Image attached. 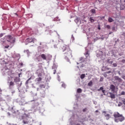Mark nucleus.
<instances>
[{
	"mask_svg": "<svg viewBox=\"0 0 125 125\" xmlns=\"http://www.w3.org/2000/svg\"><path fill=\"white\" fill-rule=\"evenodd\" d=\"M61 51L63 52H64V55L66 58L72 57V51L69 46L64 45L61 47Z\"/></svg>",
	"mask_w": 125,
	"mask_h": 125,
	"instance_id": "nucleus-1",
	"label": "nucleus"
},
{
	"mask_svg": "<svg viewBox=\"0 0 125 125\" xmlns=\"http://www.w3.org/2000/svg\"><path fill=\"white\" fill-rule=\"evenodd\" d=\"M113 117L114 118V122L116 123L122 122L125 120V117L117 112L114 113Z\"/></svg>",
	"mask_w": 125,
	"mask_h": 125,
	"instance_id": "nucleus-2",
	"label": "nucleus"
},
{
	"mask_svg": "<svg viewBox=\"0 0 125 125\" xmlns=\"http://www.w3.org/2000/svg\"><path fill=\"white\" fill-rule=\"evenodd\" d=\"M5 40L11 43H14L16 39L12 35H7L5 37Z\"/></svg>",
	"mask_w": 125,
	"mask_h": 125,
	"instance_id": "nucleus-3",
	"label": "nucleus"
},
{
	"mask_svg": "<svg viewBox=\"0 0 125 125\" xmlns=\"http://www.w3.org/2000/svg\"><path fill=\"white\" fill-rule=\"evenodd\" d=\"M38 67L39 68V69L36 70V74H38V77H42L43 71L42 69V65H39L38 66Z\"/></svg>",
	"mask_w": 125,
	"mask_h": 125,
	"instance_id": "nucleus-4",
	"label": "nucleus"
},
{
	"mask_svg": "<svg viewBox=\"0 0 125 125\" xmlns=\"http://www.w3.org/2000/svg\"><path fill=\"white\" fill-rule=\"evenodd\" d=\"M40 57L43 60H46L47 59L49 60L52 59V56L51 55L48 54L46 56L44 54H42L40 55Z\"/></svg>",
	"mask_w": 125,
	"mask_h": 125,
	"instance_id": "nucleus-5",
	"label": "nucleus"
},
{
	"mask_svg": "<svg viewBox=\"0 0 125 125\" xmlns=\"http://www.w3.org/2000/svg\"><path fill=\"white\" fill-rule=\"evenodd\" d=\"M13 80H14V82L15 83H19V82H20V77L11 76V77L9 78V80L12 81V82L13 81Z\"/></svg>",
	"mask_w": 125,
	"mask_h": 125,
	"instance_id": "nucleus-6",
	"label": "nucleus"
},
{
	"mask_svg": "<svg viewBox=\"0 0 125 125\" xmlns=\"http://www.w3.org/2000/svg\"><path fill=\"white\" fill-rule=\"evenodd\" d=\"M25 42L27 43H30L32 42L35 43L36 42H37V39H36L35 38H27L26 39Z\"/></svg>",
	"mask_w": 125,
	"mask_h": 125,
	"instance_id": "nucleus-7",
	"label": "nucleus"
},
{
	"mask_svg": "<svg viewBox=\"0 0 125 125\" xmlns=\"http://www.w3.org/2000/svg\"><path fill=\"white\" fill-rule=\"evenodd\" d=\"M110 89L111 90V92L112 93L115 92V89H116V87L114 86L113 84H111L110 86Z\"/></svg>",
	"mask_w": 125,
	"mask_h": 125,
	"instance_id": "nucleus-8",
	"label": "nucleus"
},
{
	"mask_svg": "<svg viewBox=\"0 0 125 125\" xmlns=\"http://www.w3.org/2000/svg\"><path fill=\"white\" fill-rule=\"evenodd\" d=\"M114 80L117 81L119 83H121L122 82H123V80L120 78L118 76L114 77Z\"/></svg>",
	"mask_w": 125,
	"mask_h": 125,
	"instance_id": "nucleus-9",
	"label": "nucleus"
},
{
	"mask_svg": "<svg viewBox=\"0 0 125 125\" xmlns=\"http://www.w3.org/2000/svg\"><path fill=\"white\" fill-rule=\"evenodd\" d=\"M101 90L102 91V93L104 94V95H105V90H104L103 87H101L99 89H97L98 91H100Z\"/></svg>",
	"mask_w": 125,
	"mask_h": 125,
	"instance_id": "nucleus-10",
	"label": "nucleus"
},
{
	"mask_svg": "<svg viewBox=\"0 0 125 125\" xmlns=\"http://www.w3.org/2000/svg\"><path fill=\"white\" fill-rule=\"evenodd\" d=\"M110 94V98L111 99H115V96L113 93H109Z\"/></svg>",
	"mask_w": 125,
	"mask_h": 125,
	"instance_id": "nucleus-11",
	"label": "nucleus"
},
{
	"mask_svg": "<svg viewBox=\"0 0 125 125\" xmlns=\"http://www.w3.org/2000/svg\"><path fill=\"white\" fill-rule=\"evenodd\" d=\"M15 82H12V81H11L9 82V87H11V86H14V85H15Z\"/></svg>",
	"mask_w": 125,
	"mask_h": 125,
	"instance_id": "nucleus-12",
	"label": "nucleus"
},
{
	"mask_svg": "<svg viewBox=\"0 0 125 125\" xmlns=\"http://www.w3.org/2000/svg\"><path fill=\"white\" fill-rule=\"evenodd\" d=\"M1 44H2V45L4 46L5 48H6V49H8V47H9V46L8 45H6V43H1Z\"/></svg>",
	"mask_w": 125,
	"mask_h": 125,
	"instance_id": "nucleus-13",
	"label": "nucleus"
},
{
	"mask_svg": "<svg viewBox=\"0 0 125 125\" xmlns=\"http://www.w3.org/2000/svg\"><path fill=\"white\" fill-rule=\"evenodd\" d=\"M84 55H85L86 58L90 56V54L89 53V51H86L85 53H84Z\"/></svg>",
	"mask_w": 125,
	"mask_h": 125,
	"instance_id": "nucleus-14",
	"label": "nucleus"
},
{
	"mask_svg": "<svg viewBox=\"0 0 125 125\" xmlns=\"http://www.w3.org/2000/svg\"><path fill=\"white\" fill-rule=\"evenodd\" d=\"M89 21H90L91 23H93V22H95L94 18H93V17L89 18Z\"/></svg>",
	"mask_w": 125,
	"mask_h": 125,
	"instance_id": "nucleus-15",
	"label": "nucleus"
},
{
	"mask_svg": "<svg viewBox=\"0 0 125 125\" xmlns=\"http://www.w3.org/2000/svg\"><path fill=\"white\" fill-rule=\"evenodd\" d=\"M42 80V79L41 77H38L36 79V82H41V81Z\"/></svg>",
	"mask_w": 125,
	"mask_h": 125,
	"instance_id": "nucleus-16",
	"label": "nucleus"
},
{
	"mask_svg": "<svg viewBox=\"0 0 125 125\" xmlns=\"http://www.w3.org/2000/svg\"><path fill=\"white\" fill-rule=\"evenodd\" d=\"M104 117H105L106 119L108 120L110 118V115L109 114H105V115H104Z\"/></svg>",
	"mask_w": 125,
	"mask_h": 125,
	"instance_id": "nucleus-17",
	"label": "nucleus"
},
{
	"mask_svg": "<svg viewBox=\"0 0 125 125\" xmlns=\"http://www.w3.org/2000/svg\"><path fill=\"white\" fill-rule=\"evenodd\" d=\"M85 77V75L84 74H82L80 76V79H81L82 80H83V79H84Z\"/></svg>",
	"mask_w": 125,
	"mask_h": 125,
	"instance_id": "nucleus-18",
	"label": "nucleus"
},
{
	"mask_svg": "<svg viewBox=\"0 0 125 125\" xmlns=\"http://www.w3.org/2000/svg\"><path fill=\"white\" fill-rule=\"evenodd\" d=\"M108 22H109L110 23H111V22H112L114 21V20H113L112 18H108Z\"/></svg>",
	"mask_w": 125,
	"mask_h": 125,
	"instance_id": "nucleus-19",
	"label": "nucleus"
},
{
	"mask_svg": "<svg viewBox=\"0 0 125 125\" xmlns=\"http://www.w3.org/2000/svg\"><path fill=\"white\" fill-rule=\"evenodd\" d=\"M40 88H44L45 87V85L44 84H40Z\"/></svg>",
	"mask_w": 125,
	"mask_h": 125,
	"instance_id": "nucleus-20",
	"label": "nucleus"
},
{
	"mask_svg": "<svg viewBox=\"0 0 125 125\" xmlns=\"http://www.w3.org/2000/svg\"><path fill=\"white\" fill-rule=\"evenodd\" d=\"M79 21H80V18H77L76 19L75 22H76V23H79Z\"/></svg>",
	"mask_w": 125,
	"mask_h": 125,
	"instance_id": "nucleus-21",
	"label": "nucleus"
},
{
	"mask_svg": "<svg viewBox=\"0 0 125 125\" xmlns=\"http://www.w3.org/2000/svg\"><path fill=\"white\" fill-rule=\"evenodd\" d=\"M77 93H82V89L80 88H79L77 89Z\"/></svg>",
	"mask_w": 125,
	"mask_h": 125,
	"instance_id": "nucleus-22",
	"label": "nucleus"
},
{
	"mask_svg": "<svg viewBox=\"0 0 125 125\" xmlns=\"http://www.w3.org/2000/svg\"><path fill=\"white\" fill-rule=\"evenodd\" d=\"M31 80V77H30L29 79H28L27 81H26V84H27L28 83H29V81L30 80Z\"/></svg>",
	"mask_w": 125,
	"mask_h": 125,
	"instance_id": "nucleus-23",
	"label": "nucleus"
},
{
	"mask_svg": "<svg viewBox=\"0 0 125 125\" xmlns=\"http://www.w3.org/2000/svg\"><path fill=\"white\" fill-rule=\"evenodd\" d=\"M92 85V81H90L89 82L88 84V85L90 86Z\"/></svg>",
	"mask_w": 125,
	"mask_h": 125,
	"instance_id": "nucleus-24",
	"label": "nucleus"
},
{
	"mask_svg": "<svg viewBox=\"0 0 125 125\" xmlns=\"http://www.w3.org/2000/svg\"><path fill=\"white\" fill-rule=\"evenodd\" d=\"M105 28H106L107 29H110V28H111V26L109 25H106L105 26Z\"/></svg>",
	"mask_w": 125,
	"mask_h": 125,
	"instance_id": "nucleus-25",
	"label": "nucleus"
},
{
	"mask_svg": "<svg viewBox=\"0 0 125 125\" xmlns=\"http://www.w3.org/2000/svg\"><path fill=\"white\" fill-rule=\"evenodd\" d=\"M86 110H87V108L85 107L83 109V110H82V111H83V112H85Z\"/></svg>",
	"mask_w": 125,
	"mask_h": 125,
	"instance_id": "nucleus-26",
	"label": "nucleus"
},
{
	"mask_svg": "<svg viewBox=\"0 0 125 125\" xmlns=\"http://www.w3.org/2000/svg\"><path fill=\"white\" fill-rule=\"evenodd\" d=\"M104 80V78L103 77H101L100 80H99L100 82H103Z\"/></svg>",
	"mask_w": 125,
	"mask_h": 125,
	"instance_id": "nucleus-27",
	"label": "nucleus"
},
{
	"mask_svg": "<svg viewBox=\"0 0 125 125\" xmlns=\"http://www.w3.org/2000/svg\"><path fill=\"white\" fill-rule=\"evenodd\" d=\"M22 122H23V124H28L27 121H23Z\"/></svg>",
	"mask_w": 125,
	"mask_h": 125,
	"instance_id": "nucleus-28",
	"label": "nucleus"
},
{
	"mask_svg": "<svg viewBox=\"0 0 125 125\" xmlns=\"http://www.w3.org/2000/svg\"><path fill=\"white\" fill-rule=\"evenodd\" d=\"M113 65L114 67H116L117 66V63H113Z\"/></svg>",
	"mask_w": 125,
	"mask_h": 125,
	"instance_id": "nucleus-29",
	"label": "nucleus"
},
{
	"mask_svg": "<svg viewBox=\"0 0 125 125\" xmlns=\"http://www.w3.org/2000/svg\"><path fill=\"white\" fill-rule=\"evenodd\" d=\"M122 103H123V104H125V99H124L123 100H122Z\"/></svg>",
	"mask_w": 125,
	"mask_h": 125,
	"instance_id": "nucleus-30",
	"label": "nucleus"
},
{
	"mask_svg": "<svg viewBox=\"0 0 125 125\" xmlns=\"http://www.w3.org/2000/svg\"><path fill=\"white\" fill-rule=\"evenodd\" d=\"M113 61H110V62H108V63H110V64H113Z\"/></svg>",
	"mask_w": 125,
	"mask_h": 125,
	"instance_id": "nucleus-31",
	"label": "nucleus"
},
{
	"mask_svg": "<svg viewBox=\"0 0 125 125\" xmlns=\"http://www.w3.org/2000/svg\"><path fill=\"white\" fill-rule=\"evenodd\" d=\"M91 12H92V13H94L95 12V10L94 9L91 10Z\"/></svg>",
	"mask_w": 125,
	"mask_h": 125,
	"instance_id": "nucleus-32",
	"label": "nucleus"
},
{
	"mask_svg": "<svg viewBox=\"0 0 125 125\" xmlns=\"http://www.w3.org/2000/svg\"><path fill=\"white\" fill-rule=\"evenodd\" d=\"M62 87L65 88V84H64V83L62 84Z\"/></svg>",
	"mask_w": 125,
	"mask_h": 125,
	"instance_id": "nucleus-33",
	"label": "nucleus"
},
{
	"mask_svg": "<svg viewBox=\"0 0 125 125\" xmlns=\"http://www.w3.org/2000/svg\"><path fill=\"white\" fill-rule=\"evenodd\" d=\"M97 29H98L99 30L101 29L100 25H99L97 27Z\"/></svg>",
	"mask_w": 125,
	"mask_h": 125,
	"instance_id": "nucleus-34",
	"label": "nucleus"
},
{
	"mask_svg": "<svg viewBox=\"0 0 125 125\" xmlns=\"http://www.w3.org/2000/svg\"><path fill=\"white\" fill-rule=\"evenodd\" d=\"M125 92H122L121 95H125Z\"/></svg>",
	"mask_w": 125,
	"mask_h": 125,
	"instance_id": "nucleus-35",
	"label": "nucleus"
},
{
	"mask_svg": "<svg viewBox=\"0 0 125 125\" xmlns=\"http://www.w3.org/2000/svg\"><path fill=\"white\" fill-rule=\"evenodd\" d=\"M111 61H110V59H108L107 61H106V62L107 63H109V62H110Z\"/></svg>",
	"mask_w": 125,
	"mask_h": 125,
	"instance_id": "nucleus-36",
	"label": "nucleus"
},
{
	"mask_svg": "<svg viewBox=\"0 0 125 125\" xmlns=\"http://www.w3.org/2000/svg\"><path fill=\"white\" fill-rule=\"evenodd\" d=\"M83 58H80V61H83Z\"/></svg>",
	"mask_w": 125,
	"mask_h": 125,
	"instance_id": "nucleus-37",
	"label": "nucleus"
},
{
	"mask_svg": "<svg viewBox=\"0 0 125 125\" xmlns=\"http://www.w3.org/2000/svg\"><path fill=\"white\" fill-rule=\"evenodd\" d=\"M2 36H3V34H0V38L2 37Z\"/></svg>",
	"mask_w": 125,
	"mask_h": 125,
	"instance_id": "nucleus-38",
	"label": "nucleus"
},
{
	"mask_svg": "<svg viewBox=\"0 0 125 125\" xmlns=\"http://www.w3.org/2000/svg\"><path fill=\"white\" fill-rule=\"evenodd\" d=\"M56 70H54V72H53V74H56Z\"/></svg>",
	"mask_w": 125,
	"mask_h": 125,
	"instance_id": "nucleus-39",
	"label": "nucleus"
},
{
	"mask_svg": "<svg viewBox=\"0 0 125 125\" xmlns=\"http://www.w3.org/2000/svg\"><path fill=\"white\" fill-rule=\"evenodd\" d=\"M33 108H37V106L34 105L33 107H32Z\"/></svg>",
	"mask_w": 125,
	"mask_h": 125,
	"instance_id": "nucleus-40",
	"label": "nucleus"
},
{
	"mask_svg": "<svg viewBox=\"0 0 125 125\" xmlns=\"http://www.w3.org/2000/svg\"><path fill=\"white\" fill-rule=\"evenodd\" d=\"M21 75V73H19V77H18V78L21 77V76H20Z\"/></svg>",
	"mask_w": 125,
	"mask_h": 125,
	"instance_id": "nucleus-41",
	"label": "nucleus"
},
{
	"mask_svg": "<svg viewBox=\"0 0 125 125\" xmlns=\"http://www.w3.org/2000/svg\"><path fill=\"white\" fill-rule=\"evenodd\" d=\"M99 111L98 110H95V113H98Z\"/></svg>",
	"mask_w": 125,
	"mask_h": 125,
	"instance_id": "nucleus-42",
	"label": "nucleus"
},
{
	"mask_svg": "<svg viewBox=\"0 0 125 125\" xmlns=\"http://www.w3.org/2000/svg\"><path fill=\"white\" fill-rule=\"evenodd\" d=\"M20 64H21V66H22V65L23 64L22 62H21V63H20Z\"/></svg>",
	"mask_w": 125,
	"mask_h": 125,
	"instance_id": "nucleus-43",
	"label": "nucleus"
},
{
	"mask_svg": "<svg viewBox=\"0 0 125 125\" xmlns=\"http://www.w3.org/2000/svg\"><path fill=\"white\" fill-rule=\"evenodd\" d=\"M125 76L122 77V79H125Z\"/></svg>",
	"mask_w": 125,
	"mask_h": 125,
	"instance_id": "nucleus-44",
	"label": "nucleus"
},
{
	"mask_svg": "<svg viewBox=\"0 0 125 125\" xmlns=\"http://www.w3.org/2000/svg\"><path fill=\"white\" fill-rule=\"evenodd\" d=\"M115 29V27L112 28V30H114Z\"/></svg>",
	"mask_w": 125,
	"mask_h": 125,
	"instance_id": "nucleus-45",
	"label": "nucleus"
},
{
	"mask_svg": "<svg viewBox=\"0 0 125 125\" xmlns=\"http://www.w3.org/2000/svg\"><path fill=\"white\" fill-rule=\"evenodd\" d=\"M112 34V32H110L109 33V35H111Z\"/></svg>",
	"mask_w": 125,
	"mask_h": 125,
	"instance_id": "nucleus-46",
	"label": "nucleus"
},
{
	"mask_svg": "<svg viewBox=\"0 0 125 125\" xmlns=\"http://www.w3.org/2000/svg\"><path fill=\"white\" fill-rule=\"evenodd\" d=\"M103 113H106V111H104V112H103Z\"/></svg>",
	"mask_w": 125,
	"mask_h": 125,
	"instance_id": "nucleus-47",
	"label": "nucleus"
},
{
	"mask_svg": "<svg viewBox=\"0 0 125 125\" xmlns=\"http://www.w3.org/2000/svg\"><path fill=\"white\" fill-rule=\"evenodd\" d=\"M76 125H81L80 124H77Z\"/></svg>",
	"mask_w": 125,
	"mask_h": 125,
	"instance_id": "nucleus-48",
	"label": "nucleus"
},
{
	"mask_svg": "<svg viewBox=\"0 0 125 125\" xmlns=\"http://www.w3.org/2000/svg\"><path fill=\"white\" fill-rule=\"evenodd\" d=\"M108 73H111V71H108Z\"/></svg>",
	"mask_w": 125,
	"mask_h": 125,
	"instance_id": "nucleus-49",
	"label": "nucleus"
},
{
	"mask_svg": "<svg viewBox=\"0 0 125 125\" xmlns=\"http://www.w3.org/2000/svg\"><path fill=\"white\" fill-rule=\"evenodd\" d=\"M76 0V1H78V0Z\"/></svg>",
	"mask_w": 125,
	"mask_h": 125,
	"instance_id": "nucleus-50",
	"label": "nucleus"
},
{
	"mask_svg": "<svg viewBox=\"0 0 125 125\" xmlns=\"http://www.w3.org/2000/svg\"><path fill=\"white\" fill-rule=\"evenodd\" d=\"M37 90H39V88L37 89Z\"/></svg>",
	"mask_w": 125,
	"mask_h": 125,
	"instance_id": "nucleus-51",
	"label": "nucleus"
},
{
	"mask_svg": "<svg viewBox=\"0 0 125 125\" xmlns=\"http://www.w3.org/2000/svg\"><path fill=\"white\" fill-rule=\"evenodd\" d=\"M106 125H108L107 124H106Z\"/></svg>",
	"mask_w": 125,
	"mask_h": 125,
	"instance_id": "nucleus-52",
	"label": "nucleus"
}]
</instances>
